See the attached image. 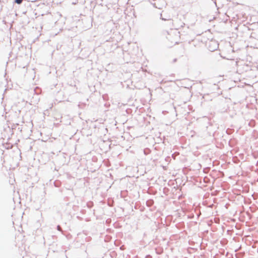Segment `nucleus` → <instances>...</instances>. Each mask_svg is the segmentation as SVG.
Masks as SVG:
<instances>
[{"label":"nucleus","mask_w":258,"mask_h":258,"mask_svg":"<svg viewBox=\"0 0 258 258\" xmlns=\"http://www.w3.org/2000/svg\"><path fill=\"white\" fill-rule=\"evenodd\" d=\"M23 0H15V2L18 4H20L22 3Z\"/></svg>","instance_id":"obj_2"},{"label":"nucleus","mask_w":258,"mask_h":258,"mask_svg":"<svg viewBox=\"0 0 258 258\" xmlns=\"http://www.w3.org/2000/svg\"><path fill=\"white\" fill-rule=\"evenodd\" d=\"M161 19H162V20H165V21L167 20L166 19H165V18H161Z\"/></svg>","instance_id":"obj_5"},{"label":"nucleus","mask_w":258,"mask_h":258,"mask_svg":"<svg viewBox=\"0 0 258 258\" xmlns=\"http://www.w3.org/2000/svg\"><path fill=\"white\" fill-rule=\"evenodd\" d=\"M167 38L174 44H177L179 40V32L177 30H171Z\"/></svg>","instance_id":"obj_1"},{"label":"nucleus","mask_w":258,"mask_h":258,"mask_svg":"<svg viewBox=\"0 0 258 258\" xmlns=\"http://www.w3.org/2000/svg\"><path fill=\"white\" fill-rule=\"evenodd\" d=\"M57 229H58V230H60V226H57Z\"/></svg>","instance_id":"obj_4"},{"label":"nucleus","mask_w":258,"mask_h":258,"mask_svg":"<svg viewBox=\"0 0 258 258\" xmlns=\"http://www.w3.org/2000/svg\"><path fill=\"white\" fill-rule=\"evenodd\" d=\"M212 43H215V44H216V47H215V48H214L213 49H211V51H214L215 49H216V47H217V44H216V43H215V42H212Z\"/></svg>","instance_id":"obj_3"}]
</instances>
